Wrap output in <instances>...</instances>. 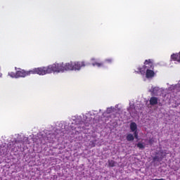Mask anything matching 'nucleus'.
Here are the masks:
<instances>
[{
  "instance_id": "f257e3e1",
  "label": "nucleus",
  "mask_w": 180,
  "mask_h": 180,
  "mask_svg": "<svg viewBox=\"0 0 180 180\" xmlns=\"http://www.w3.org/2000/svg\"><path fill=\"white\" fill-rule=\"evenodd\" d=\"M48 67L49 68V74L52 72H64V71H68L67 63L65 65L63 63H53L48 65Z\"/></svg>"
},
{
  "instance_id": "f03ea898",
  "label": "nucleus",
  "mask_w": 180,
  "mask_h": 180,
  "mask_svg": "<svg viewBox=\"0 0 180 180\" xmlns=\"http://www.w3.org/2000/svg\"><path fill=\"white\" fill-rule=\"evenodd\" d=\"M15 70H16L15 72H8V75L11 78H25V77H29V75H32L31 70L26 71L16 67L15 68Z\"/></svg>"
},
{
  "instance_id": "7ed1b4c3",
  "label": "nucleus",
  "mask_w": 180,
  "mask_h": 180,
  "mask_svg": "<svg viewBox=\"0 0 180 180\" xmlns=\"http://www.w3.org/2000/svg\"><path fill=\"white\" fill-rule=\"evenodd\" d=\"M144 70L148 68L146 72V78H154V77L155 76V72H154V70H154V64L153 63V61H151V59L146 60L144 62Z\"/></svg>"
},
{
  "instance_id": "20e7f679",
  "label": "nucleus",
  "mask_w": 180,
  "mask_h": 180,
  "mask_svg": "<svg viewBox=\"0 0 180 180\" xmlns=\"http://www.w3.org/2000/svg\"><path fill=\"white\" fill-rule=\"evenodd\" d=\"M68 65V71H79L82 67H85L86 63L84 61L82 62H70L67 63Z\"/></svg>"
},
{
  "instance_id": "39448f33",
  "label": "nucleus",
  "mask_w": 180,
  "mask_h": 180,
  "mask_svg": "<svg viewBox=\"0 0 180 180\" xmlns=\"http://www.w3.org/2000/svg\"><path fill=\"white\" fill-rule=\"evenodd\" d=\"M33 74H37L38 75H46V74H50L49 66L34 68L31 70V75Z\"/></svg>"
},
{
  "instance_id": "423d86ee",
  "label": "nucleus",
  "mask_w": 180,
  "mask_h": 180,
  "mask_svg": "<svg viewBox=\"0 0 180 180\" xmlns=\"http://www.w3.org/2000/svg\"><path fill=\"white\" fill-rule=\"evenodd\" d=\"M149 103L151 105V106L158 105V98L157 97H151L149 100Z\"/></svg>"
},
{
  "instance_id": "0eeeda50",
  "label": "nucleus",
  "mask_w": 180,
  "mask_h": 180,
  "mask_svg": "<svg viewBox=\"0 0 180 180\" xmlns=\"http://www.w3.org/2000/svg\"><path fill=\"white\" fill-rule=\"evenodd\" d=\"M130 130L131 131H137V124H136V122H131L130 124Z\"/></svg>"
},
{
  "instance_id": "6e6552de",
  "label": "nucleus",
  "mask_w": 180,
  "mask_h": 180,
  "mask_svg": "<svg viewBox=\"0 0 180 180\" xmlns=\"http://www.w3.org/2000/svg\"><path fill=\"white\" fill-rule=\"evenodd\" d=\"M92 65L93 67H95L96 65V67L101 68V67H103V65H105L104 63H98V62H93L92 63Z\"/></svg>"
},
{
  "instance_id": "1a4fd4ad",
  "label": "nucleus",
  "mask_w": 180,
  "mask_h": 180,
  "mask_svg": "<svg viewBox=\"0 0 180 180\" xmlns=\"http://www.w3.org/2000/svg\"><path fill=\"white\" fill-rule=\"evenodd\" d=\"M127 141H133L134 140V136L131 134H129L127 135Z\"/></svg>"
},
{
  "instance_id": "9d476101",
  "label": "nucleus",
  "mask_w": 180,
  "mask_h": 180,
  "mask_svg": "<svg viewBox=\"0 0 180 180\" xmlns=\"http://www.w3.org/2000/svg\"><path fill=\"white\" fill-rule=\"evenodd\" d=\"M115 165H116V162H115V160H108V167L112 168L113 167H115Z\"/></svg>"
},
{
  "instance_id": "9b49d317",
  "label": "nucleus",
  "mask_w": 180,
  "mask_h": 180,
  "mask_svg": "<svg viewBox=\"0 0 180 180\" xmlns=\"http://www.w3.org/2000/svg\"><path fill=\"white\" fill-rule=\"evenodd\" d=\"M136 147H138V148H139L140 150H143V148H145L144 145L141 143H138L136 144Z\"/></svg>"
},
{
  "instance_id": "f8f14e48",
  "label": "nucleus",
  "mask_w": 180,
  "mask_h": 180,
  "mask_svg": "<svg viewBox=\"0 0 180 180\" xmlns=\"http://www.w3.org/2000/svg\"><path fill=\"white\" fill-rule=\"evenodd\" d=\"M113 62V60L112 59H105V62L103 63L104 64H112V63Z\"/></svg>"
},
{
  "instance_id": "ddd939ff",
  "label": "nucleus",
  "mask_w": 180,
  "mask_h": 180,
  "mask_svg": "<svg viewBox=\"0 0 180 180\" xmlns=\"http://www.w3.org/2000/svg\"><path fill=\"white\" fill-rule=\"evenodd\" d=\"M153 162H155V161H157L158 162H159V161H160V159L159 158V156H155L153 158Z\"/></svg>"
},
{
  "instance_id": "4468645a",
  "label": "nucleus",
  "mask_w": 180,
  "mask_h": 180,
  "mask_svg": "<svg viewBox=\"0 0 180 180\" xmlns=\"http://www.w3.org/2000/svg\"><path fill=\"white\" fill-rule=\"evenodd\" d=\"M133 132L135 139H139V132L137 131H134Z\"/></svg>"
},
{
  "instance_id": "2eb2a0df",
  "label": "nucleus",
  "mask_w": 180,
  "mask_h": 180,
  "mask_svg": "<svg viewBox=\"0 0 180 180\" xmlns=\"http://www.w3.org/2000/svg\"><path fill=\"white\" fill-rule=\"evenodd\" d=\"M112 108H108L107 109V113H112Z\"/></svg>"
},
{
  "instance_id": "dca6fc26",
  "label": "nucleus",
  "mask_w": 180,
  "mask_h": 180,
  "mask_svg": "<svg viewBox=\"0 0 180 180\" xmlns=\"http://www.w3.org/2000/svg\"><path fill=\"white\" fill-rule=\"evenodd\" d=\"M139 72H140L141 74H143V68H139V72H137V73L139 74Z\"/></svg>"
},
{
  "instance_id": "f3484780",
  "label": "nucleus",
  "mask_w": 180,
  "mask_h": 180,
  "mask_svg": "<svg viewBox=\"0 0 180 180\" xmlns=\"http://www.w3.org/2000/svg\"><path fill=\"white\" fill-rule=\"evenodd\" d=\"M152 180H165V179H153Z\"/></svg>"
},
{
  "instance_id": "a211bd4d",
  "label": "nucleus",
  "mask_w": 180,
  "mask_h": 180,
  "mask_svg": "<svg viewBox=\"0 0 180 180\" xmlns=\"http://www.w3.org/2000/svg\"><path fill=\"white\" fill-rule=\"evenodd\" d=\"M91 61H95V58H91Z\"/></svg>"
},
{
  "instance_id": "6ab92c4d",
  "label": "nucleus",
  "mask_w": 180,
  "mask_h": 180,
  "mask_svg": "<svg viewBox=\"0 0 180 180\" xmlns=\"http://www.w3.org/2000/svg\"><path fill=\"white\" fill-rule=\"evenodd\" d=\"M0 77H2V74L0 73Z\"/></svg>"
},
{
  "instance_id": "aec40b11",
  "label": "nucleus",
  "mask_w": 180,
  "mask_h": 180,
  "mask_svg": "<svg viewBox=\"0 0 180 180\" xmlns=\"http://www.w3.org/2000/svg\"><path fill=\"white\" fill-rule=\"evenodd\" d=\"M149 143H151V140H149Z\"/></svg>"
}]
</instances>
